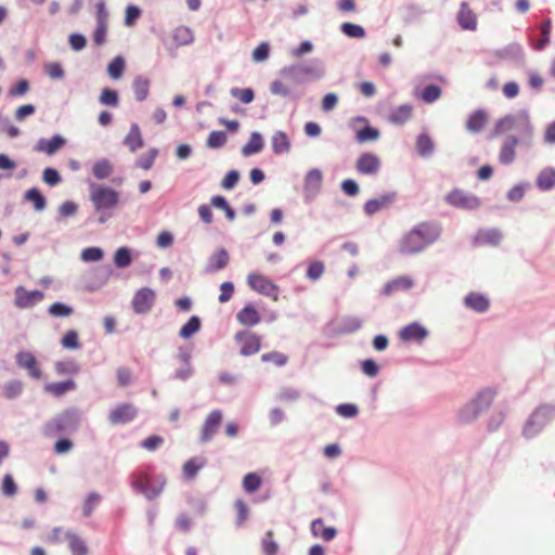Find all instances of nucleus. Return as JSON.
Listing matches in <instances>:
<instances>
[{"label": "nucleus", "mask_w": 555, "mask_h": 555, "mask_svg": "<svg viewBox=\"0 0 555 555\" xmlns=\"http://www.w3.org/2000/svg\"><path fill=\"white\" fill-rule=\"evenodd\" d=\"M442 233L437 221H423L415 224L400 241L399 251L402 255H416L435 244Z\"/></svg>", "instance_id": "1"}, {"label": "nucleus", "mask_w": 555, "mask_h": 555, "mask_svg": "<svg viewBox=\"0 0 555 555\" xmlns=\"http://www.w3.org/2000/svg\"><path fill=\"white\" fill-rule=\"evenodd\" d=\"M153 466L139 468L130 476V483L133 490L143 494L147 500L156 499L164 490L166 479L163 476H155Z\"/></svg>", "instance_id": "2"}, {"label": "nucleus", "mask_w": 555, "mask_h": 555, "mask_svg": "<svg viewBox=\"0 0 555 555\" xmlns=\"http://www.w3.org/2000/svg\"><path fill=\"white\" fill-rule=\"evenodd\" d=\"M516 129L519 135H525L526 141L533 138L534 128L530 120V115L527 109H520L517 114H507L498 119L494 127L489 133V138H496L504 131Z\"/></svg>", "instance_id": "3"}, {"label": "nucleus", "mask_w": 555, "mask_h": 555, "mask_svg": "<svg viewBox=\"0 0 555 555\" xmlns=\"http://www.w3.org/2000/svg\"><path fill=\"white\" fill-rule=\"evenodd\" d=\"M496 390L492 387H486L464 404L457 412V421L461 424L473 423L482 412H485L493 402Z\"/></svg>", "instance_id": "4"}, {"label": "nucleus", "mask_w": 555, "mask_h": 555, "mask_svg": "<svg viewBox=\"0 0 555 555\" xmlns=\"http://www.w3.org/2000/svg\"><path fill=\"white\" fill-rule=\"evenodd\" d=\"M555 418V404H541L528 417L522 435L526 439L537 437L542 429Z\"/></svg>", "instance_id": "5"}, {"label": "nucleus", "mask_w": 555, "mask_h": 555, "mask_svg": "<svg viewBox=\"0 0 555 555\" xmlns=\"http://www.w3.org/2000/svg\"><path fill=\"white\" fill-rule=\"evenodd\" d=\"M444 202L461 210L476 211L481 207L482 201L479 196L465 192L462 189L454 188L446 196Z\"/></svg>", "instance_id": "6"}, {"label": "nucleus", "mask_w": 555, "mask_h": 555, "mask_svg": "<svg viewBox=\"0 0 555 555\" xmlns=\"http://www.w3.org/2000/svg\"><path fill=\"white\" fill-rule=\"evenodd\" d=\"M90 199L96 211L112 209L119 202V194L108 186L92 185L90 190Z\"/></svg>", "instance_id": "7"}, {"label": "nucleus", "mask_w": 555, "mask_h": 555, "mask_svg": "<svg viewBox=\"0 0 555 555\" xmlns=\"http://www.w3.org/2000/svg\"><path fill=\"white\" fill-rule=\"evenodd\" d=\"M533 138H529L527 141L525 139V135H516V134H508L499 153V162L500 164L504 166L512 165L515 162L516 158V146L524 144L526 146H530L532 144Z\"/></svg>", "instance_id": "8"}, {"label": "nucleus", "mask_w": 555, "mask_h": 555, "mask_svg": "<svg viewBox=\"0 0 555 555\" xmlns=\"http://www.w3.org/2000/svg\"><path fill=\"white\" fill-rule=\"evenodd\" d=\"M247 283L253 291L262 294L274 301L278 300L279 287L267 276L262 274L250 273L247 276Z\"/></svg>", "instance_id": "9"}, {"label": "nucleus", "mask_w": 555, "mask_h": 555, "mask_svg": "<svg viewBox=\"0 0 555 555\" xmlns=\"http://www.w3.org/2000/svg\"><path fill=\"white\" fill-rule=\"evenodd\" d=\"M234 339L240 345L242 356L248 357L260 350L261 338L253 332L240 331L235 334Z\"/></svg>", "instance_id": "10"}, {"label": "nucleus", "mask_w": 555, "mask_h": 555, "mask_svg": "<svg viewBox=\"0 0 555 555\" xmlns=\"http://www.w3.org/2000/svg\"><path fill=\"white\" fill-rule=\"evenodd\" d=\"M155 300V291L149 287H142L133 295L131 306L135 313L145 314L152 309Z\"/></svg>", "instance_id": "11"}, {"label": "nucleus", "mask_w": 555, "mask_h": 555, "mask_svg": "<svg viewBox=\"0 0 555 555\" xmlns=\"http://www.w3.org/2000/svg\"><path fill=\"white\" fill-rule=\"evenodd\" d=\"M352 130L356 132V140L359 143H365L370 141H376L379 138L378 129L369 126L366 118L357 117L351 120L350 124Z\"/></svg>", "instance_id": "12"}, {"label": "nucleus", "mask_w": 555, "mask_h": 555, "mask_svg": "<svg viewBox=\"0 0 555 555\" xmlns=\"http://www.w3.org/2000/svg\"><path fill=\"white\" fill-rule=\"evenodd\" d=\"M138 415V409L132 403H120L108 413L112 425H121L132 422Z\"/></svg>", "instance_id": "13"}, {"label": "nucleus", "mask_w": 555, "mask_h": 555, "mask_svg": "<svg viewBox=\"0 0 555 555\" xmlns=\"http://www.w3.org/2000/svg\"><path fill=\"white\" fill-rule=\"evenodd\" d=\"M44 294L41 291H27L24 286L15 288L14 305L20 309H28L42 301Z\"/></svg>", "instance_id": "14"}, {"label": "nucleus", "mask_w": 555, "mask_h": 555, "mask_svg": "<svg viewBox=\"0 0 555 555\" xmlns=\"http://www.w3.org/2000/svg\"><path fill=\"white\" fill-rule=\"evenodd\" d=\"M428 335V330L417 321L406 324L399 332L400 339L405 343L421 344Z\"/></svg>", "instance_id": "15"}, {"label": "nucleus", "mask_w": 555, "mask_h": 555, "mask_svg": "<svg viewBox=\"0 0 555 555\" xmlns=\"http://www.w3.org/2000/svg\"><path fill=\"white\" fill-rule=\"evenodd\" d=\"M222 422V412L220 410L211 411L204 421L201 428V442H209L218 431Z\"/></svg>", "instance_id": "16"}, {"label": "nucleus", "mask_w": 555, "mask_h": 555, "mask_svg": "<svg viewBox=\"0 0 555 555\" xmlns=\"http://www.w3.org/2000/svg\"><path fill=\"white\" fill-rule=\"evenodd\" d=\"M540 30H542V40H534V31L531 28H528V41L531 49L534 51H543L551 42V33H552V20L545 18L540 25Z\"/></svg>", "instance_id": "17"}, {"label": "nucleus", "mask_w": 555, "mask_h": 555, "mask_svg": "<svg viewBox=\"0 0 555 555\" xmlns=\"http://www.w3.org/2000/svg\"><path fill=\"white\" fill-rule=\"evenodd\" d=\"M495 55L505 61L514 62L517 65L525 63V51L520 43L512 42L495 52Z\"/></svg>", "instance_id": "18"}, {"label": "nucleus", "mask_w": 555, "mask_h": 555, "mask_svg": "<svg viewBox=\"0 0 555 555\" xmlns=\"http://www.w3.org/2000/svg\"><path fill=\"white\" fill-rule=\"evenodd\" d=\"M502 238L503 234L498 228L479 229L474 237V244L498 246Z\"/></svg>", "instance_id": "19"}, {"label": "nucleus", "mask_w": 555, "mask_h": 555, "mask_svg": "<svg viewBox=\"0 0 555 555\" xmlns=\"http://www.w3.org/2000/svg\"><path fill=\"white\" fill-rule=\"evenodd\" d=\"M16 363L20 367L27 370L28 374L33 378L38 379L41 377L42 374H41L39 364L37 362V359L30 352H28V351L18 352L16 356Z\"/></svg>", "instance_id": "20"}, {"label": "nucleus", "mask_w": 555, "mask_h": 555, "mask_svg": "<svg viewBox=\"0 0 555 555\" xmlns=\"http://www.w3.org/2000/svg\"><path fill=\"white\" fill-rule=\"evenodd\" d=\"M464 305L477 313H483L490 308L489 298L477 292H470L464 297Z\"/></svg>", "instance_id": "21"}, {"label": "nucleus", "mask_w": 555, "mask_h": 555, "mask_svg": "<svg viewBox=\"0 0 555 555\" xmlns=\"http://www.w3.org/2000/svg\"><path fill=\"white\" fill-rule=\"evenodd\" d=\"M236 320L241 325L251 327L257 325L261 318L256 307L247 304L237 312Z\"/></svg>", "instance_id": "22"}, {"label": "nucleus", "mask_w": 555, "mask_h": 555, "mask_svg": "<svg viewBox=\"0 0 555 555\" xmlns=\"http://www.w3.org/2000/svg\"><path fill=\"white\" fill-rule=\"evenodd\" d=\"M457 23L464 30H476L477 28V16L469 9L467 2H462L457 12Z\"/></svg>", "instance_id": "23"}, {"label": "nucleus", "mask_w": 555, "mask_h": 555, "mask_svg": "<svg viewBox=\"0 0 555 555\" xmlns=\"http://www.w3.org/2000/svg\"><path fill=\"white\" fill-rule=\"evenodd\" d=\"M356 167L363 175L376 173L379 169V158L374 154L363 153L358 158Z\"/></svg>", "instance_id": "24"}, {"label": "nucleus", "mask_w": 555, "mask_h": 555, "mask_svg": "<svg viewBox=\"0 0 555 555\" xmlns=\"http://www.w3.org/2000/svg\"><path fill=\"white\" fill-rule=\"evenodd\" d=\"M535 186L540 192H550L555 188V168L544 167L537 176Z\"/></svg>", "instance_id": "25"}, {"label": "nucleus", "mask_w": 555, "mask_h": 555, "mask_svg": "<svg viewBox=\"0 0 555 555\" xmlns=\"http://www.w3.org/2000/svg\"><path fill=\"white\" fill-rule=\"evenodd\" d=\"M488 121V113L483 108H477L469 114L466 120V130L472 133H479Z\"/></svg>", "instance_id": "26"}, {"label": "nucleus", "mask_w": 555, "mask_h": 555, "mask_svg": "<svg viewBox=\"0 0 555 555\" xmlns=\"http://www.w3.org/2000/svg\"><path fill=\"white\" fill-rule=\"evenodd\" d=\"M65 145V139L59 134L53 135L51 139H40L35 150L47 155H53Z\"/></svg>", "instance_id": "27"}, {"label": "nucleus", "mask_w": 555, "mask_h": 555, "mask_svg": "<svg viewBox=\"0 0 555 555\" xmlns=\"http://www.w3.org/2000/svg\"><path fill=\"white\" fill-rule=\"evenodd\" d=\"M415 150L418 156L428 159L435 151V142L427 132H422L416 137Z\"/></svg>", "instance_id": "28"}, {"label": "nucleus", "mask_w": 555, "mask_h": 555, "mask_svg": "<svg viewBox=\"0 0 555 555\" xmlns=\"http://www.w3.org/2000/svg\"><path fill=\"white\" fill-rule=\"evenodd\" d=\"M311 533L314 538L330 542L336 538L337 530L334 527L325 526L323 519L318 518L311 522Z\"/></svg>", "instance_id": "29"}, {"label": "nucleus", "mask_w": 555, "mask_h": 555, "mask_svg": "<svg viewBox=\"0 0 555 555\" xmlns=\"http://www.w3.org/2000/svg\"><path fill=\"white\" fill-rule=\"evenodd\" d=\"M230 257L224 248L218 249L212 254L206 264V272L214 273L224 269L229 263Z\"/></svg>", "instance_id": "30"}, {"label": "nucleus", "mask_w": 555, "mask_h": 555, "mask_svg": "<svg viewBox=\"0 0 555 555\" xmlns=\"http://www.w3.org/2000/svg\"><path fill=\"white\" fill-rule=\"evenodd\" d=\"M77 387L74 379H67L64 382L49 383L44 385V391L55 398H61L65 393L75 390Z\"/></svg>", "instance_id": "31"}, {"label": "nucleus", "mask_w": 555, "mask_h": 555, "mask_svg": "<svg viewBox=\"0 0 555 555\" xmlns=\"http://www.w3.org/2000/svg\"><path fill=\"white\" fill-rule=\"evenodd\" d=\"M414 281L408 275L398 276L384 285V295L393 294L399 291H409L413 287Z\"/></svg>", "instance_id": "32"}, {"label": "nucleus", "mask_w": 555, "mask_h": 555, "mask_svg": "<svg viewBox=\"0 0 555 555\" xmlns=\"http://www.w3.org/2000/svg\"><path fill=\"white\" fill-rule=\"evenodd\" d=\"M413 106L411 104H402L391 111L388 121L393 125H403L412 116Z\"/></svg>", "instance_id": "33"}, {"label": "nucleus", "mask_w": 555, "mask_h": 555, "mask_svg": "<svg viewBox=\"0 0 555 555\" xmlns=\"http://www.w3.org/2000/svg\"><path fill=\"white\" fill-rule=\"evenodd\" d=\"M272 151L274 154H287L291 151L288 135L284 131H276L271 139Z\"/></svg>", "instance_id": "34"}, {"label": "nucleus", "mask_w": 555, "mask_h": 555, "mask_svg": "<svg viewBox=\"0 0 555 555\" xmlns=\"http://www.w3.org/2000/svg\"><path fill=\"white\" fill-rule=\"evenodd\" d=\"M124 143L129 147L131 152H135L138 149H141L144 145L139 125H131L130 130L124 140Z\"/></svg>", "instance_id": "35"}, {"label": "nucleus", "mask_w": 555, "mask_h": 555, "mask_svg": "<svg viewBox=\"0 0 555 555\" xmlns=\"http://www.w3.org/2000/svg\"><path fill=\"white\" fill-rule=\"evenodd\" d=\"M309 72L307 67L293 65L281 69L280 76L287 82L298 83L301 80V76Z\"/></svg>", "instance_id": "36"}, {"label": "nucleus", "mask_w": 555, "mask_h": 555, "mask_svg": "<svg viewBox=\"0 0 555 555\" xmlns=\"http://www.w3.org/2000/svg\"><path fill=\"white\" fill-rule=\"evenodd\" d=\"M263 149V139L259 132H253L248 142L242 147L244 156H250L261 152Z\"/></svg>", "instance_id": "37"}, {"label": "nucleus", "mask_w": 555, "mask_h": 555, "mask_svg": "<svg viewBox=\"0 0 555 555\" xmlns=\"http://www.w3.org/2000/svg\"><path fill=\"white\" fill-rule=\"evenodd\" d=\"M206 465V460L203 457H192L183 465V476L191 480L194 479L196 474Z\"/></svg>", "instance_id": "38"}, {"label": "nucleus", "mask_w": 555, "mask_h": 555, "mask_svg": "<svg viewBox=\"0 0 555 555\" xmlns=\"http://www.w3.org/2000/svg\"><path fill=\"white\" fill-rule=\"evenodd\" d=\"M66 540L68 542L69 550L73 555H87L88 547L86 542L73 532L66 533Z\"/></svg>", "instance_id": "39"}, {"label": "nucleus", "mask_w": 555, "mask_h": 555, "mask_svg": "<svg viewBox=\"0 0 555 555\" xmlns=\"http://www.w3.org/2000/svg\"><path fill=\"white\" fill-rule=\"evenodd\" d=\"M173 41L177 46H189L194 41V34L186 26H179L173 30Z\"/></svg>", "instance_id": "40"}, {"label": "nucleus", "mask_w": 555, "mask_h": 555, "mask_svg": "<svg viewBox=\"0 0 555 555\" xmlns=\"http://www.w3.org/2000/svg\"><path fill=\"white\" fill-rule=\"evenodd\" d=\"M134 96L139 102L144 101L150 91V80L143 76H138L132 83Z\"/></svg>", "instance_id": "41"}, {"label": "nucleus", "mask_w": 555, "mask_h": 555, "mask_svg": "<svg viewBox=\"0 0 555 555\" xmlns=\"http://www.w3.org/2000/svg\"><path fill=\"white\" fill-rule=\"evenodd\" d=\"M70 422V415L68 412L53 418L47 426L48 431L52 435L60 434L64 431L68 426Z\"/></svg>", "instance_id": "42"}, {"label": "nucleus", "mask_w": 555, "mask_h": 555, "mask_svg": "<svg viewBox=\"0 0 555 555\" xmlns=\"http://www.w3.org/2000/svg\"><path fill=\"white\" fill-rule=\"evenodd\" d=\"M442 93V89L437 83H428L421 91L420 98L427 104L436 102Z\"/></svg>", "instance_id": "43"}, {"label": "nucleus", "mask_w": 555, "mask_h": 555, "mask_svg": "<svg viewBox=\"0 0 555 555\" xmlns=\"http://www.w3.org/2000/svg\"><path fill=\"white\" fill-rule=\"evenodd\" d=\"M202 326L201 319L197 315H193L189 321L180 328L179 336L186 339L196 334Z\"/></svg>", "instance_id": "44"}, {"label": "nucleus", "mask_w": 555, "mask_h": 555, "mask_svg": "<svg viewBox=\"0 0 555 555\" xmlns=\"http://www.w3.org/2000/svg\"><path fill=\"white\" fill-rule=\"evenodd\" d=\"M530 188V183L527 181L519 182L511 188L506 193V198L512 203L520 202L526 193V190Z\"/></svg>", "instance_id": "45"}, {"label": "nucleus", "mask_w": 555, "mask_h": 555, "mask_svg": "<svg viewBox=\"0 0 555 555\" xmlns=\"http://www.w3.org/2000/svg\"><path fill=\"white\" fill-rule=\"evenodd\" d=\"M92 172L96 179L103 180L112 175L113 166L109 160L101 159L93 165Z\"/></svg>", "instance_id": "46"}, {"label": "nucleus", "mask_w": 555, "mask_h": 555, "mask_svg": "<svg viewBox=\"0 0 555 555\" xmlns=\"http://www.w3.org/2000/svg\"><path fill=\"white\" fill-rule=\"evenodd\" d=\"M23 391V384L20 380L8 382L1 390V396L7 399H14Z\"/></svg>", "instance_id": "47"}, {"label": "nucleus", "mask_w": 555, "mask_h": 555, "mask_svg": "<svg viewBox=\"0 0 555 555\" xmlns=\"http://www.w3.org/2000/svg\"><path fill=\"white\" fill-rule=\"evenodd\" d=\"M262 483L261 477L256 473H248L243 478V488L247 493L256 492Z\"/></svg>", "instance_id": "48"}, {"label": "nucleus", "mask_w": 555, "mask_h": 555, "mask_svg": "<svg viewBox=\"0 0 555 555\" xmlns=\"http://www.w3.org/2000/svg\"><path fill=\"white\" fill-rule=\"evenodd\" d=\"M54 369L59 375L76 374L79 372V365L74 360L59 361L55 363Z\"/></svg>", "instance_id": "49"}, {"label": "nucleus", "mask_w": 555, "mask_h": 555, "mask_svg": "<svg viewBox=\"0 0 555 555\" xmlns=\"http://www.w3.org/2000/svg\"><path fill=\"white\" fill-rule=\"evenodd\" d=\"M157 155H158L157 149L149 150L145 154L141 155L137 159V166L144 170L151 169L154 165V162H155Z\"/></svg>", "instance_id": "50"}, {"label": "nucleus", "mask_w": 555, "mask_h": 555, "mask_svg": "<svg viewBox=\"0 0 555 555\" xmlns=\"http://www.w3.org/2000/svg\"><path fill=\"white\" fill-rule=\"evenodd\" d=\"M25 198L34 204L36 210L40 211L46 207V199L37 189H30L26 192Z\"/></svg>", "instance_id": "51"}, {"label": "nucleus", "mask_w": 555, "mask_h": 555, "mask_svg": "<svg viewBox=\"0 0 555 555\" xmlns=\"http://www.w3.org/2000/svg\"><path fill=\"white\" fill-rule=\"evenodd\" d=\"M132 261L130 251L126 247H120L116 250L114 256V262L116 267L118 268H126L128 267Z\"/></svg>", "instance_id": "52"}, {"label": "nucleus", "mask_w": 555, "mask_h": 555, "mask_svg": "<svg viewBox=\"0 0 555 555\" xmlns=\"http://www.w3.org/2000/svg\"><path fill=\"white\" fill-rule=\"evenodd\" d=\"M228 137L223 131H211L207 138V146L219 149L227 143Z\"/></svg>", "instance_id": "53"}, {"label": "nucleus", "mask_w": 555, "mask_h": 555, "mask_svg": "<svg viewBox=\"0 0 555 555\" xmlns=\"http://www.w3.org/2000/svg\"><path fill=\"white\" fill-rule=\"evenodd\" d=\"M99 100H100L101 104L113 106V107H116L119 103L117 91L109 89V88H105L102 90Z\"/></svg>", "instance_id": "54"}, {"label": "nucleus", "mask_w": 555, "mask_h": 555, "mask_svg": "<svg viewBox=\"0 0 555 555\" xmlns=\"http://www.w3.org/2000/svg\"><path fill=\"white\" fill-rule=\"evenodd\" d=\"M124 69L125 61L121 56H116L115 59H113V61L108 64L107 67L108 75L114 79L120 78Z\"/></svg>", "instance_id": "55"}, {"label": "nucleus", "mask_w": 555, "mask_h": 555, "mask_svg": "<svg viewBox=\"0 0 555 555\" xmlns=\"http://www.w3.org/2000/svg\"><path fill=\"white\" fill-rule=\"evenodd\" d=\"M49 313L56 318H65L73 314V308L62 302H54L49 307Z\"/></svg>", "instance_id": "56"}, {"label": "nucleus", "mask_w": 555, "mask_h": 555, "mask_svg": "<svg viewBox=\"0 0 555 555\" xmlns=\"http://www.w3.org/2000/svg\"><path fill=\"white\" fill-rule=\"evenodd\" d=\"M340 29L350 38H363L365 35L363 27L348 22L341 24Z\"/></svg>", "instance_id": "57"}, {"label": "nucleus", "mask_w": 555, "mask_h": 555, "mask_svg": "<svg viewBox=\"0 0 555 555\" xmlns=\"http://www.w3.org/2000/svg\"><path fill=\"white\" fill-rule=\"evenodd\" d=\"M234 508L236 511V525L242 526L248 518V506L243 500L238 499L234 502Z\"/></svg>", "instance_id": "58"}, {"label": "nucleus", "mask_w": 555, "mask_h": 555, "mask_svg": "<svg viewBox=\"0 0 555 555\" xmlns=\"http://www.w3.org/2000/svg\"><path fill=\"white\" fill-rule=\"evenodd\" d=\"M505 420V412L504 411H496L491 414L489 417L487 429L490 433H493L500 428V426L503 424Z\"/></svg>", "instance_id": "59"}, {"label": "nucleus", "mask_w": 555, "mask_h": 555, "mask_svg": "<svg viewBox=\"0 0 555 555\" xmlns=\"http://www.w3.org/2000/svg\"><path fill=\"white\" fill-rule=\"evenodd\" d=\"M262 550L267 555H275L279 547L275 541L273 540V532L268 531L266 533L264 539L262 540Z\"/></svg>", "instance_id": "60"}, {"label": "nucleus", "mask_w": 555, "mask_h": 555, "mask_svg": "<svg viewBox=\"0 0 555 555\" xmlns=\"http://www.w3.org/2000/svg\"><path fill=\"white\" fill-rule=\"evenodd\" d=\"M103 258V250L99 247H88L82 250L81 259L83 261H99Z\"/></svg>", "instance_id": "61"}, {"label": "nucleus", "mask_w": 555, "mask_h": 555, "mask_svg": "<svg viewBox=\"0 0 555 555\" xmlns=\"http://www.w3.org/2000/svg\"><path fill=\"white\" fill-rule=\"evenodd\" d=\"M62 346L67 349H76L79 347L78 334L76 331H68L62 338Z\"/></svg>", "instance_id": "62"}, {"label": "nucleus", "mask_w": 555, "mask_h": 555, "mask_svg": "<svg viewBox=\"0 0 555 555\" xmlns=\"http://www.w3.org/2000/svg\"><path fill=\"white\" fill-rule=\"evenodd\" d=\"M46 74L52 79H61L64 76L63 67L57 62L48 63L44 66Z\"/></svg>", "instance_id": "63"}, {"label": "nucleus", "mask_w": 555, "mask_h": 555, "mask_svg": "<svg viewBox=\"0 0 555 555\" xmlns=\"http://www.w3.org/2000/svg\"><path fill=\"white\" fill-rule=\"evenodd\" d=\"M234 294V285L232 282H223L220 285V295L218 297L219 302H228Z\"/></svg>", "instance_id": "64"}]
</instances>
